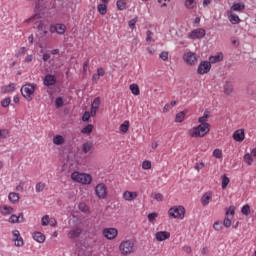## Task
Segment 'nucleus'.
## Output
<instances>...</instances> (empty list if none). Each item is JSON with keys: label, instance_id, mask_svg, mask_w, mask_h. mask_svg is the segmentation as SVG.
I'll list each match as a JSON object with an SVG mask.
<instances>
[{"label": "nucleus", "instance_id": "nucleus-1", "mask_svg": "<svg viewBox=\"0 0 256 256\" xmlns=\"http://www.w3.org/2000/svg\"><path fill=\"white\" fill-rule=\"evenodd\" d=\"M211 131V125L209 124H200L197 127H194L189 130L190 137H205L207 133Z\"/></svg>", "mask_w": 256, "mask_h": 256}, {"label": "nucleus", "instance_id": "nucleus-2", "mask_svg": "<svg viewBox=\"0 0 256 256\" xmlns=\"http://www.w3.org/2000/svg\"><path fill=\"white\" fill-rule=\"evenodd\" d=\"M71 179L76 183H82V185H91V181H93V177L90 174L79 172H73Z\"/></svg>", "mask_w": 256, "mask_h": 256}, {"label": "nucleus", "instance_id": "nucleus-3", "mask_svg": "<svg viewBox=\"0 0 256 256\" xmlns=\"http://www.w3.org/2000/svg\"><path fill=\"white\" fill-rule=\"evenodd\" d=\"M37 88L36 84L28 83L21 87V94L25 97L26 101H33V95L35 89Z\"/></svg>", "mask_w": 256, "mask_h": 256}, {"label": "nucleus", "instance_id": "nucleus-4", "mask_svg": "<svg viewBox=\"0 0 256 256\" xmlns=\"http://www.w3.org/2000/svg\"><path fill=\"white\" fill-rule=\"evenodd\" d=\"M121 255H129L135 251V243L132 240H124L119 245Z\"/></svg>", "mask_w": 256, "mask_h": 256}, {"label": "nucleus", "instance_id": "nucleus-5", "mask_svg": "<svg viewBox=\"0 0 256 256\" xmlns=\"http://www.w3.org/2000/svg\"><path fill=\"white\" fill-rule=\"evenodd\" d=\"M168 215L173 219H183L185 217V208L183 206L172 207L169 209Z\"/></svg>", "mask_w": 256, "mask_h": 256}, {"label": "nucleus", "instance_id": "nucleus-6", "mask_svg": "<svg viewBox=\"0 0 256 256\" xmlns=\"http://www.w3.org/2000/svg\"><path fill=\"white\" fill-rule=\"evenodd\" d=\"M209 71H211V62L207 60L201 61L197 68L198 75H207Z\"/></svg>", "mask_w": 256, "mask_h": 256}, {"label": "nucleus", "instance_id": "nucleus-7", "mask_svg": "<svg viewBox=\"0 0 256 256\" xmlns=\"http://www.w3.org/2000/svg\"><path fill=\"white\" fill-rule=\"evenodd\" d=\"M205 35H207V32L205 31V29L198 28V29L192 30L188 34V37H189V39H192L193 41H195L197 39H203V37H205Z\"/></svg>", "mask_w": 256, "mask_h": 256}, {"label": "nucleus", "instance_id": "nucleus-8", "mask_svg": "<svg viewBox=\"0 0 256 256\" xmlns=\"http://www.w3.org/2000/svg\"><path fill=\"white\" fill-rule=\"evenodd\" d=\"M95 193L98 199H107V186L104 183H99L95 187Z\"/></svg>", "mask_w": 256, "mask_h": 256}, {"label": "nucleus", "instance_id": "nucleus-9", "mask_svg": "<svg viewBox=\"0 0 256 256\" xmlns=\"http://www.w3.org/2000/svg\"><path fill=\"white\" fill-rule=\"evenodd\" d=\"M103 235L106 239L112 241V239H115L119 235V231L116 228H104Z\"/></svg>", "mask_w": 256, "mask_h": 256}, {"label": "nucleus", "instance_id": "nucleus-10", "mask_svg": "<svg viewBox=\"0 0 256 256\" xmlns=\"http://www.w3.org/2000/svg\"><path fill=\"white\" fill-rule=\"evenodd\" d=\"M184 61L188 65H197V54L193 52H188L184 55Z\"/></svg>", "mask_w": 256, "mask_h": 256}, {"label": "nucleus", "instance_id": "nucleus-11", "mask_svg": "<svg viewBox=\"0 0 256 256\" xmlns=\"http://www.w3.org/2000/svg\"><path fill=\"white\" fill-rule=\"evenodd\" d=\"M171 237V233L168 231H159L155 234L156 241H167Z\"/></svg>", "mask_w": 256, "mask_h": 256}, {"label": "nucleus", "instance_id": "nucleus-12", "mask_svg": "<svg viewBox=\"0 0 256 256\" xmlns=\"http://www.w3.org/2000/svg\"><path fill=\"white\" fill-rule=\"evenodd\" d=\"M233 139H234V141H237L238 143H241V141H244V139H245V130H243V129L236 130L233 133Z\"/></svg>", "mask_w": 256, "mask_h": 256}, {"label": "nucleus", "instance_id": "nucleus-13", "mask_svg": "<svg viewBox=\"0 0 256 256\" xmlns=\"http://www.w3.org/2000/svg\"><path fill=\"white\" fill-rule=\"evenodd\" d=\"M99 105H101V99L95 98L91 105V111H90L91 117H95V115H97V109H99Z\"/></svg>", "mask_w": 256, "mask_h": 256}, {"label": "nucleus", "instance_id": "nucleus-14", "mask_svg": "<svg viewBox=\"0 0 256 256\" xmlns=\"http://www.w3.org/2000/svg\"><path fill=\"white\" fill-rule=\"evenodd\" d=\"M122 197L124 201H135V198L139 197V194L137 192L125 191Z\"/></svg>", "mask_w": 256, "mask_h": 256}, {"label": "nucleus", "instance_id": "nucleus-15", "mask_svg": "<svg viewBox=\"0 0 256 256\" xmlns=\"http://www.w3.org/2000/svg\"><path fill=\"white\" fill-rule=\"evenodd\" d=\"M81 233H83V229H81L80 227H76L69 231L68 237L69 239H77V237L81 236Z\"/></svg>", "mask_w": 256, "mask_h": 256}, {"label": "nucleus", "instance_id": "nucleus-16", "mask_svg": "<svg viewBox=\"0 0 256 256\" xmlns=\"http://www.w3.org/2000/svg\"><path fill=\"white\" fill-rule=\"evenodd\" d=\"M57 83V80L55 79V76L48 74L44 78V85L46 87H50V85H55Z\"/></svg>", "mask_w": 256, "mask_h": 256}, {"label": "nucleus", "instance_id": "nucleus-17", "mask_svg": "<svg viewBox=\"0 0 256 256\" xmlns=\"http://www.w3.org/2000/svg\"><path fill=\"white\" fill-rule=\"evenodd\" d=\"M37 29H38V33L42 35V37H47V33H49V28L47 27V25L40 23L37 26Z\"/></svg>", "mask_w": 256, "mask_h": 256}, {"label": "nucleus", "instance_id": "nucleus-18", "mask_svg": "<svg viewBox=\"0 0 256 256\" xmlns=\"http://www.w3.org/2000/svg\"><path fill=\"white\" fill-rule=\"evenodd\" d=\"M223 59V53L218 52L215 56H210L209 57V63L211 65V63H220V61Z\"/></svg>", "mask_w": 256, "mask_h": 256}, {"label": "nucleus", "instance_id": "nucleus-19", "mask_svg": "<svg viewBox=\"0 0 256 256\" xmlns=\"http://www.w3.org/2000/svg\"><path fill=\"white\" fill-rule=\"evenodd\" d=\"M32 237L37 243H45V236L41 232H34Z\"/></svg>", "mask_w": 256, "mask_h": 256}, {"label": "nucleus", "instance_id": "nucleus-20", "mask_svg": "<svg viewBox=\"0 0 256 256\" xmlns=\"http://www.w3.org/2000/svg\"><path fill=\"white\" fill-rule=\"evenodd\" d=\"M15 91V83H11L9 85L3 86L1 88V93H13Z\"/></svg>", "mask_w": 256, "mask_h": 256}, {"label": "nucleus", "instance_id": "nucleus-21", "mask_svg": "<svg viewBox=\"0 0 256 256\" xmlns=\"http://www.w3.org/2000/svg\"><path fill=\"white\" fill-rule=\"evenodd\" d=\"M92 150H93V142L88 141L82 145L83 153L87 154V153H90V151Z\"/></svg>", "mask_w": 256, "mask_h": 256}, {"label": "nucleus", "instance_id": "nucleus-22", "mask_svg": "<svg viewBox=\"0 0 256 256\" xmlns=\"http://www.w3.org/2000/svg\"><path fill=\"white\" fill-rule=\"evenodd\" d=\"M208 119L209 111H205L203 116L198 119V123H200V125H209V123H207Z\"/></svg>", "mask_w": 256, "mask_h": 256}, {"label": "nucleus", "instance_id": "nucleus-23", "mask_svg": "<svg viewBox=\"0 0 256 256\" xmlns=\"http://www.w3.org/2000/svg\"><path fill=\"white\" fill-rule=\"evenodd\" d=\"M229 21L232 23V25H239L241 23V19L239 18V15L237 14H231L229 16Z\"/></svg>", "mask_w": 256, "mask_h": 256}, {"label": "nucleus", "instance_id": "nucleus-24", "mask_svg": "<svg viewBox=\"0 0 256 256\" xmlns=\"http://www.w3.org/2000/svg\"><path fill=\"white\" fill-rule=\"evenodd\" d=\"M185 115H187V113H185V111H181V112L177 113L176 118H175V122L176 123H183V121L185 120Z\"/></svg>", "mask_w": 256, "mask_h": 256}, {"label": "nucleus", "instance_id": "nucleus-25", "mask_svg": "<svg viewBox=\"0 0 256 256\" xmlns=\"http://www.w3.org/2000/svg\"><path fill=\"white\" fill-rule=\"evenodd\" d=\"M129 89L132 95H141V91L139 90V86L137 84H131Z\"/></svg>", "mask_w": 256, "mask_h": 256}, {"label": "nucleus", "instance_id": "nucleus-26", "mask_svg": "<svg viewBox=\"0 0 256 256\" xmlns=\"http://www.w3.org/2000/svg\"><path fill=\"white\" fill-rule=\"evenodd\" d=\"M8 199L9 201H11V203H17V201H19V194L15 192H11L8 195Z\"/></svg>", "mask_w": 256, "mask_h": 256}, {"label": "nucleus", "instance_id": "nucleus-27", "mask_svg": "<svg viewBox=\"0 0 256 256\" xmlns=\"http://www.w3.org/2000/svg\"><path fill=\"white\" fill-rule=\"evenodd\" d=\"M232 11H243L245 9V4L243 3H234L231 7Z\"/></svg>", "mask_w": 256, "mask_h": 256}, {"label": "nucleus", "instance_id": "nucleus-28", "mask_svg": "<svg viewBox=\"0 0 256 256\" xmlns=\"http://www.w3.org/2000/svg\"><path fill=\"white\" fill-rule=\"evenodd\" d=\"M209 201H211V194H204L201 198V203L205 207L209 205Z\"/></svg>", "mask_w": 256, "mask_h": 256}, {"label": "nucleus", "instance_id": "nucleus-29", "mask_svg": "<svg viewBox=\"0 0 256 256\" xmlns=\"http://www.w3.org/2000/svg\"><path fill=\"white\" fill-rule=\"evenodd\" d=\"M64 141H65V139L61 135H56L53 138L54 145H63Z\"/></svg>", "mask_w": 256, "mask_h": 256}, {"label": "nucleus", "instance_id": "nucleus-30", "mask_svg": "<svg viewBox=\"0 0 256 256\" xmlns=\"http://www.w3.org/2000/svg\"><path fill=\"white\" fill-rule=\"evenodd\" d=\"M92 132H93V124H88L81 130V133H83V135H89V133H92Z\"/></svg>", "mask_w": 256, "mask_h": 256}, {"label": "nucleus", "instance_id": "nucleus-31", "mask_svg": "<svg viewBox=\"0 0 256 256\" xmlns=\"http://www.w3.org/2000/svg\"><path fill=\"white\" fill-rule=\"evenodd\" d=\"M98 13H100V15H106L107 14V4H99L98 7Z\"/></svg>", "mask_w": 256, "mask_h": 256}, {"label": "nucleus", "instance_id": "nucleus-32", "mask_svg": "<svg viewBox=\"0 0 256 256\" xmlns=\"http://www.w3.org/2000/svg\"><path fill=\"white\" fill-rule=\"evenodd\" d=\"M1 213L3 215H10V213H13V207L4 205L2 210H1Z\"/></svg>", "mask_w": 256, "mask_h": 256}, {"label": "nucleus", "instance_id": "nucleus-33", "mask_svg": "<svg viewBox=\"0 0 256 256\" xmlns=\"http://www.w3.org/2000/svg\"><path fill=\"white\" fill-rule=\"evenodd\" d=\"M65 24H56V33H58V35H63L65 33Z\"/></svg>", "mask_w": 256, "mask_h": 256}, {"label": "nucleus", "instance_id": "nucleus-34", "mask_svg": "<svg viewBox=\"0 0 256 256\" xmlns=\"http://www.w3.org/2000/svg\"><path fill=\"white\" fill-rule=\"evenodd\" d=\"M120 131L122 133H127V131H129V121L126 120L120 125Z\"/></svg>", "mask_w": 256, "mask_h": 256}, {"label": "nucleus", "instance_id": "nucleus-35", "mask_svg": "<svg viewBox=\"0 0 256 256\" xmlns=\"http://www.w3.org/2000/svg\"><path fill=\"white\" fill-rule=\"evenodd\" d=\"M224 93L226 95H231V93H233V85L227 83L226 85H224Z\"/></svg>", "mask_w": 256, "mask_h": 256}, {"label": "nucleus", "instance_id": "nucleus-36", "mask_svg": "<svg viewBox=\"0 0 256 256\" xmlns=\"http://www.w3.org/2000/svg\"><path fill=\"white\" fill-rule=\"evenodd\" d=\"M51 221V218H49V215H44L41 219V225L42 227H47Z\"/></svg>", "mask_w": 256, "mask_h": 256}, {"label": "nucleus", "instance_id": "nucleus-37", "mask_svg": "<svg viewBox=\"0 0 256 256\" xmlns=\"http://www.w3.org/2000/svg\"><path fill=\"white\" fill-rule=\"evenodd\" d=\"M45 190V183L39 182L36 184L35 191L36 193H42Z\"/></svg>", "mask_w": 256, "mask_h": 256}, {"label": "nucleus", "instance_id": "nucleus-38", "mask_svg": "<svg viewBox=\"0 0 256 256\" xmlns=\"http://www.w3.org/2000/svg\"><path fill=\"white\" fill-rule=\"evenodd\" d=\"M229 177H227V175H223L222 176V189H227V185H229Z\"/></svg>", "mask_w": 256, "mask_h": 256}, {"label": "nucleus", "instance_id": "nucleus-39", "mask_svg": "<svg viewBox=\"0 0 256 256\" xmlns=\"http://www.w3.org/2000/svg\"><path fill=\"white\" fill-rule=\"evenodd\" d=\"M117 5V9H119V11H123V9H126L127 4L123 1V0H118L116 2Z\"/></svg>", "mask_w": 256, "mask_h": 256}, {"label": "nucleus", "instance_id": "nucleus-40", "mask_svg": "<svg viewBox=\"0 0 256 256\" xmlns=\"http://www.w3.org/2000/svg\"><path fill=\"white\" fill-rule=\"evenodd\" d=\"M244 161L247 163V165H253V157L251 154L247 153L244 155Z\"/></svg>", "mask_w": 256, "mask_h": 256}, {"label": "nucleus", "instance_id": "nucleus-41", "mask_svg": "<svg viewBox=\"0 0 256 256\" xmlns=\"http://www.w3.org/2000/svg\"><path fill=\"white\" fill-rule=\"evenodd\" d=\"M241 213L242 215H249V213H251V207L248 204L244 205L241 209Z\"/></svg>", "mask_w": 256, "mask_h": 256}, {"label": "nucleus", "instance_id": "nucleus-42", "mask_svg": "<svg viewBox=\"0 0 256 256\" xmlns=\"http://www.w3.org/2000/svg\"><path fill=\"white\" fill-rule=\"evenodd\" d=\"M226 215L235 217V206H230L229 208L226 209Z\"/></svg>", "mask_w": 256, "mask_h": 256}, {"label": "nucleus", "instance_id": "nucleus-43", "mask_svg": "<svg viewBox=\"0 0 256 256\" xmlns=\"http://www.w3.org/2000/svg\"><path fill=\"white\" fill-rule=\"evenodd\" d=\"M11 105V97H6L1 101L2 107H9Z\"/></svg>", "mask_w": 256, "mask_h": 256}, {"label": "nucleus", "instance_id": "nucleus-44", "mask_svg": "<svg viewBox=\"0 0 256 256\" xmlns=\"http://www.w3.org/2000/svg\"><path fill=\"white\" fill-rule=\"evenodd\" d=\"M215 231H221L223 229V223L221 221H216L213 225Z\"/></svg>", "mask_w": 256, "mask_h": 256}, {"label": "nucleus", "instance_id": "nucleus-45", "mask_svg": "<svg viewBox=\"0 0 256 256\" xmlns=\"http://www.w3.org/2000/svg\"><path fill=\"white\" fill-rule=\"evenodd\" d=\"M196 3L195 0H186L185 1V6L187 7V9H193V7H195Z\"/></svg>", "mask_w": 256, "mask_h": 256}, {"label": "nucleus", "instance_id": "nucleus-46", "mask_svg": "<svg viewBox=\"0 0 256 256\" xmlns=\"http://www.w3.org/2000/svg\"><path fill=\"white\" fill-rule=\"evenodd\" d=\"M157 217H158L157 212H153V213L148 214L149 223H153V221H155L157 219Z\"/></svg>", "mask_w": 256, "mask_h": 256}, {"label": "nucleus", "instance_id": "nucleus-47", "mask_svg": "<svg viewBox=\"0 0 256 256\" xmlns=\"http://www.w3.org/2000/svg\"><path fill=\"white\" fill-rule=\"evenodd\" d=\"M55 105L57 109H61V107H63V98L62 97L56 98Z\"/></svg>", "mask_w": 256, "mask_h": 256}, {"label": "nucleus", "instance_id": "nucleus-48", "mask_svg": "<svg viewBox=\"0 0 256 256\" xmlns=\"http://www.w3.org/2000/svg\"><path fill=\"white\" fill-rule=\"evenodd\" d=\"M213 156L216 158V159H221V157H223V152L219 149H215L213 151Z\"/></svg>", "mask_w": 256, "mask_h": 256}, {"label": "nucleus", "instance_id": "nucleus-49", "mask_svg": "<svg viewBox=\"0 0 256 256\" xmlns=\"http://www.w3.org/2000/svg\"><path fill=\"white\" fill-rule=\"evenodd\" d=\"M13 241H15V246L16 247H23V245H24L23 237L13 239Z\"/></svg>", "mask_w": 256, "mask_h": 256}, {"label": "nucleus", "instance_id": "nucleus-50", "mask_svg": "<svg viewBox=\"0 0 256 256\" xmlns=\"http://www.w3.org/2000/svg\"><path fill=\"white\" fill-rule=\"evenodd\" d=\"M159 57L162 61H167V59H169V52L163 51L160 53Z\"/></svg>", "mask_w": 256, "mask_h": 256}, {"label": "nucleus", "instance_id": "nucleus-51", "mask_svg": "<svg viewBox=\"0 0 256 256\" xmlns=\"http://www.w3.org/2000/svg\"><path fill=\"white\" fill-rule=\"evenodd\" d=\"M7 135H9V131L7 129H0V139H7Z\"/></svg>", "mask_w": 256, "mask_h": 256}, {"label": "nucleus", "instance_id": "nucleus-52", "mask_svg": "<svg viewBox=\"0 0 256 256\" xmlns=\"http://www.w3.org/2000/svg\"><path fill=\"white\" fill-rule=\"evenodd\" d=\"M142 169H151V161L149 160H145L143 163H142Z\"/></svg>", "mask_w": 256, "mask_h": 256}, {"label": "nucleus", "instance_id": "nucleus-53", "mask_svg": "<svg viewBox=\"0 0 256 256\" xmlns=\"http://www.w3.org/2000/svg\"><path fill=\"white\" fill-rule=\"evenodd\" d=\"M9 223H19V218L17 217V215L12 214L9 218Z\"/></svg>", "mask_w": 256, "mask_h": 256}, {"label": "nucleus", "instance_id": "nucleus-54", "mask_svg": "<svg viewBox=\"0 0 256 256\" xmlns=\"http://www.w3.org/2000/svg\"><path fill=\"white\" fill-rule=\"evenodd\" d=\"M89 119H91V113H89L88 111H86L83 116H82V121L87 122L89 121Z\"/></svg>", "mask_w": 256, "mask_h": 256}, {"label": "nucleus", "instance_id": "nucleus-55", "mask_svg": "<svg viewBox=\"0 0 256 256\" xmlns=\"http://www.w3.org/2000/svg\"><path fill=\"white\" fill-rule=\"evenodd\" d=\"M223 225H224V227H226V228L231 227V219H229V217H225V218H224V221H223Z\"/></svg>", "mask_w": 256, "mask_h": 256}, {"label": "nucleus", "instance_id": "nucleus-56", "mask_svg": "<svg viewBox=\"0 0 256 256\" xmlns=\"http://www.w3.org/2000/svg\"><path fill=\"white\" fill-rule=\"evenodd\" d=\"M152 197L156 201H163V194H161V193H156V194L152 195Z\"/></svg>", "mask_w": 256, "mask_h": 256}, {"label": "nucleus", "instance_id": "nucleus-57", "mask_svg": "<svg viewBox=\"0 0 256 256\" xmlns=\"http://www.w3.org/2000/svg\"><path fill=\"white\" fill-rule=\"evenodd\" d=\"M25 53H27V48L21 47L18 53L16 54V57H19V55H25Z\"/></svg>", "mask_w": 256, "mask_h": 256}, {"label": "nucleus", "instance_id": "nucleus-58", "mask_svg": "<svg viewBox=\"0 0 256 256\" xmlns=\"http://www.w3.org/2000/svg\"><path fill=\"white\" fill-rule=\"evenodd\" d=\"M146 35H147V38H146V41L149 43L151 41H153V38L151 37L153 35V32H151V30H148L146 32Z\"/></svg>", "mask_w": 256, "mask_h": 256}, {"label": "nucleus", "instance_id": "nucleus-59", "mask_svg": "<svg viewBox=\"0 0 256 256\" xmlns=\"http://www.w3.org/2000/svg\"><path fill=\"white\" fill-rule=\"evenodd\" d=\"M12 235H13V239H19V238H21V233L19 232V230H14L13 232H12Z\"/></svg>", "mask_w": 256, "mask_h": 256}, {"label": "nucleus", "instance_id": "nucleus-60", "mask_svg": "<svg viewBox=\"0 0 256 256\" xmlns=\"http://www.w3.org/2000/svg\"><path fill=\"white\" fill-rule=\"evenodd\" d=\"M96 74L99 75L100 77H103L105 75V69L98 68Z\"/></svg>", "mask_w": 256, "mask_h": 256}, {"label": "nucleus", "instance_id": "nucleus-61", "mask_svg": "<svg viewBox=\"0 0 256 256\" xmlns=\"http://www.w3.org/2000/svg\"><path fill=\"white\" fill-rule=\"evenodd\" d=\"M48 59H51V54L44 53V54L42 55V60H43L44 62H47Z\"/></svg>", "mask_w": 256, "mask_h": 256}, {"label": "nucleus", "instance_id": "nucleus-62", "mask_svg": "<svg viewBox=\"0 0 256 256\" xmlns=\"http://www.w3.org/2000/svg\"><path fill=\"white\" fill-rule=\"evenodd\" d=\"M100 78H101L100 75H98V74H93V76H92V81H93L94 83H97Z\"/></svg>", "mask_w": 256, "mask_h": 256}, {"label": "nucleus", "instance_id": "nucleus-63", "mask_svg": "<svg viewBox=\"0 0 256 256\" xmlns=\"http://www.w3.org/2000/svg\"><path fill=\"white\" fill-rule=\"evenodd\" d=\"M205 167V164H203V163H198V164H196L195 165V169H196V171H199L200 169H203Z\"/></svg>", "mask_w": 256, "mask_h": 256}, {"label": "nucleus", "instance_id": "nucleus-64", "mask_svg": "<svg viewBox=\"0 0 256 256\" xmlns=\"http://www.w3.org/2000/svg\"><path fill=\"white\" fill-rule=\"evenodd\" d=\"M50 33H57V24L50 26Z\"/></svg>", "mask_w": 256, "mask_h": 256}]
</instances>
